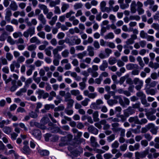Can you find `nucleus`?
I'll list each match as a JSON object with an SVG mask.
<instances>
[{"mask_svg": "<svg viewBox=\"0 0 159 159\" xmlns=\"http://www.w3.org/2000/svg\"><path fill=\"white\" fill-rule=\"evenodd\" d=\"M89 100L88 98H85L83 101L81 102V104L84 106H86L88 105V102Z\"/></svg>", "mask_w": 159, "mask_h": 159, "instance_id": "63", "label": "nucleus"}, {"mask_svg": "<svg viewBox=\"0 0 159 159\" xmlns=\"http://www.w3.org/2000/svg\"><path fill=\"white\" fill-rule=\"evenodd\" d=\"M90 107L95 110H98L101 108L100 106L98 105L96 102L92 103L90 105Z\"/></svg>", "mask_w": 159, "mask_h": 159, "instance_id": "37", "label": "nucleus"}, {"mask_svg": "<svg viewBox=\"0 0 159 159\" xmlns=\"http://www.w3.org/2000/svg\"><path fill=\"white\" fill-rule=\"evenodd\" d=\"M30 41L31 43H35L38 44L40 43V40L36 36H34L31 38L30 40Z\"/></svg>", "mask_w": 159, "mask_h": 159, "instance_id": "29", "label": "nucleus"}, {"mask_svg": "<svg viewBox=\"0 0 159 159\" xmlns=\"http://www.w3.org/2000/svg\"><path fill=\"white\" fill-rule=\"evenodd\" d=\"M127 148V145L126 144L124 143L120 145V149L121 151L122 152H125V151Z\"/></svg>", "mask_w": 159, "mask_h": 159, "instance_id": "60", "label": "nucleus"}, {"mask_svg": "<svg viewBox=\"0 0 159 159\" xmlns=\"http://www.w3.org/2000/svg\"><path fill=\"white\" fill-rule=\"evenodd\" d=\"M124 114L128 117L135 112V110L132 107H129L127 109L123 111Z\"/></svg>", "mask_w": 159, "mask_h": 159, "instance_id": "6", "label": "nucleus"}, {"mask_svg": "<svg viewBox=\"0 0 159 159\" xmlns=\"http://www.w3.org/2000/svg\"><path fill=\"white\" fill-rule=\"evenodd\" d=\"M136 5L137 6V11L138 12L139 15L143 14L144 13V10L143 9V4L140 2H137Z\"/></svg>", "mask_w": 159, "mask_h": 159, "instance_id": "8", "label": "nucleus"}, {"mask_svg": "<svg viewBox=\"0 0 159 159\" xmlns=\"http://www.w3.org/2000/svg\"><path fill=\"white\" fill-rule=\"evenodd\" d=\"M107 103L110 106H112L114 105L117 103L118 101L116 100L109 99L107 101Z\"/></svg>", "mask_w": 159, "mask_h": 159, "instance_id": "39", "label": "nucleus"}, {"mask_svg": "<svg viewBox=\"0 0 159 159\" xmlns=\"http://www.w3.org/2000/svg\"><path fill=\"white\" fill-rule=\"evenodd\" d=\"M114 100H118L119 103L121 106L122 107H125V104L124 102L122 99L121 96L120 95H114L113 97Z\"/></svg>", "mask_w": 159, "mask_h": 159, "instance_id": "15", "label": "nucleus"}, {"mask_svg": "<svg viewBox=\"0 0 159 159\" xmlns=\"http://www.w3.org/2000/svg\"><path fill=\"white\" fill-rule=\"evenodd\" d=\"M117 116L119 118L120 121L124 122L126 120L127 118L128 117L125 115H117Z\"/></svg>", "mask_w": 159, "mask_h": 159, "instance_id": "41", "label": "nucleus"}, {"mask_svg": "<svg viewBox=\"0 0 159 159\" xmlns=\"http://www.w3.org/2000/svg\"><path fill=\"white\" fill-rule=\"evenodd\" d=\"M38 7L41 10L43 11L44 14H46L47 13L49 12V10L48 8L46 5L44 4H39L38 5Z\"/></svg>", "mask_w": 159, "mask_h": 159, "instance_id": "16", "label": "nucleus"}, {"mask_svg": "<svg viewBox=\"0 0 159 159\" xmlns=\"http://www.w3.org/2000/svg\"><path fill=\"white\" fill-rule=\"evenodd\" d=\"M75 12L72 10L70 11L69 12L67 13L66 14V17L67 18H69V20L70 21H73L75 19V17L74 16H71V15L75 14Z\"/></svg>", "mask_w": 159, "mask_h": 159, "instance_id": "10", "label": "nucleus"}, {"mask_svg": "<svg viewBox=\"0 0 159 159\" xmlns=\"http://www.w3.org/2000/svg\"><path fill=\"white\" fill-rule=\"evenodd\" d=\"M148 121L146 118H142L140 120L139 119L138 124L142 125L147 123Z\"/></svg>", "mask_w": 159, "mask_h": 159, "instance_id": "59", "label": "nucleus"}, {"mask_svg": "<svg viewBox=\"0 0 159 159\" xmlns=\"http://www.w3.org/2000/svg\"><path fill=\"white\" fill-rule=\"evenodd\" d=\"M108 67V64L106 60H104L102 61V63L99 66L100 70L102 71H104Z\"/></svg>", "mask_w": 159, "mask_h": 159, "instance_id": "13", "label": "nucleus"}, {"mask_svg": "<svg viewBox=\"0 0 159 159\" xmlns=\"http://www.w3.org/2000/svg\"><path fill=\"white\" fill-rule=\"evenodd\" d=\"M21 151L23 153L26 155H29L31 152V149L28 146H24L21 149Z\"/></svg>", "mask_w": 159, "mask_h": 159, "instance_id": "11", "label": "nucleus"}, {"mask_svg": "<svg viewBox=\"0 0 159 159\" xmlns=\"http://www.w3.org/2000/svg\"><path fill=\"white\" fill-rule=\"evenodd\" d=\"M44 93V91L43 90L40 89H38L36 91V93L38 94V98L39 99H41Z\"/></svg>", "mask_w": 159, "mask_h": 159, "instance_id": "31", "label": "nucleus"}, {"mask_svg": "<svg viewBox=\"0 0 159 159\" xmlns=\"http://www.w3.org/2000/svg\"><path fill=\"white\" fill-rule=\"evenodd\" d=\"M61 58H58L57 57H54V59L53 61V64L56 66H58L59 64V60Z\"/></svg>", "mask_w": 159, "mask_h": 159, "instance_id": "64", "label": "nucleus"}, {"mask_svg": "<svg viewBox=\"0 0 159 159\" xmlns=\"http://www.w3.org/2000/svg\"><path fill=\"white\" fill-rule=\"evenodd\" d=\"M53 48V47L52 46H49L48 48L45 49V52L46 54L48 56H51V51L49 49H51Z\"/></svg>", "mask_w": 159, "mask_h": 159, "instance_id": "50", "label": "nucleus"}, {"mask_svg": "<svg viewBox=\"0 0 159 159\" xmlns=\"http://www.w3.org/2000/svg\"><path fill=\"white\" fill-rule=\"evenodd\" d=\"M3 132L7 134H10L11 132V128L9 126H5L2 128Z\"/></svg>", "mask_w": 159, "mask_h": 159, "instance_id": "30", "label": "nucleus"}, {"mask_svg": "<svg viewBox=\"0 0 159 159\" xmlns=\"http://www.w3.org/2000/svg\"><path fill=\"white\" fill-rule=\"evenodd\" d=\"M138 66L136 64L128 63L126 65V69L128 70H131L137 68Z\"/></svg>", "mask_w": 159, "mask_h": 159, "instance_id": "19", "label": "nucleus"}, {"mask_svg": "<svg viewBox=\"0 0 159 159\" xmlns=\"http://www.w3.org/2000/svg\"><path fill=\"white\" fill-rule=\"evenodd\" d=\"M33 81V80L31 78H29L27 79L26 81L25 82V85L24 86L28 88L30 84L32 83Z\"/></svg>", "mask_w": 159, "mask_h": 159, "instance_id": "48", "label": "nucleus"}, {"mask_svg": "<svg viewBox=\"0 0 159 159\" xmlns=\"http://www.w3.org/2000/svg\"><path fill=\"white\" fill-rule=\"evenodd\" d=\"M12 16L11 11L9 8L6 9V14L5 16V20L8 22H10L11 20V16Z\"/></svg>", "mask_w": 159, "mask_h": 159, "instance_id": "9", "label": "nucleus"}, {"mask_svg": "<svg viewBox=\"0 0 159 159\" xmlns=\"http://www.w3.org/2000/svg\"><path fill=\"white\" fill-rule=\"evenodd\" d=\"M134 83L135 84H143V82L138 78H135L133 80Z\"/></svg>", "mask_w": 159, "mask_h": 159, "instance_id": "62", "label": "nucleus"}, {"mask_svg": "<svg viewBox=\"0 0 159 159\" xmlns=\"http://www.w3.org/2000/svg\"><path fill=\"white\" fill-rule=\"evenodd\" d=\"M13 126L15 127L14 131L18 134H19L20 132V129L18 127L19 125V124L17 123H13Z\"/></svg>", "mask_w": 159, "mask_h": 159, "instance_id": "54", "label": "nucleus"}, {"mask_svg": "<svg viewBox=\"0 0 159 159\" xmlns=\"http://www.w3.org/2000/svg\"><path fill=\"white\" fill-rule=\"evenodd\" d=\"M142 103L144 105L145 107H148L150 106V104L147 101L146 98H144L141 99Z\"/></svg>", "mask_w": 159, "mask_h": 159, "instance_id": "49", "label": "nucleus"}, {"mask_svg": "<svg viewBox=\"0 0 159 159\" xmlns=\"http://www.w3.org/2000/svg\"><path fill=\"white\" fill-rule=\"evenodd\" d=\"M35 34V28L34 27H29L26 31L24 32L23 35L24 36L28 38L29 35L30 37Z\"/></svg>", "mask_w": 159, "mask_h": 159, "instance_id": "1", "label": "nucleus"}, {"mask_svg": "<svg viewBox=\"0 0 159 159\" xmlns=\"http://www.w3.org/2000/svg\"><path fill=\"white\" fill-rule=\"evenodd\" d=\"M136 96L139 98L140 100L144 98H146L145 94L142 91H141L137 93Z\"/></svg>", "mask_w": 159, "mask_h": 159, "instance_id": "38", "label": "nucleus"}, {"mask_svg": "<svg viewBox=\"0 0 159 159\" xmlns=\"http://www.w3.org/2000/svg\"><path fill=\"white\" fill-rule=\"evenodd\" d=\"M154 3V1L153 0H147L144 2V5L145 7H147L148 5L151 6Z\"/></svg>", "mask_w": 159, "mask_h": 159, "instance_id": "40", "label": "nucleus"}, {"mask_svg": "<svg viewBox=\"0 0 159 159\" xmlns=\"http://www.w3.org/2000/svg\"><path fill=\"white\" fill-rule=\"evenodd\" d=\"M156 112V109L151 108L150 109L147 111H146L145 115L153 114H155Z\"/></svg>", "mask_w": 159, "mask_h": 159, "instance_id": "45", "label": "nucleus"}, {"mask_svg": "<svg viewBox=\"0 0 159 159\" xmlns=\"http://www.w3.org/2000/svg\"><path fill=\"white\" fill-rule=\"evenodd\" d=\"M49 121V119L47 116H44L40 120V122L43 125L47 124Z\"/></svg>", "mask_w": 159, "mask_h": 159, "instance_id": "34", "label": "nucleus"}, {"mask_svg": "<svg viewBox=\"0 0 159 159\" xmlns=\"http://www.w3.org/2000/svg\"><path fill=\"white\" fill-rule=\"evenodd\" d=\"M37 46L36 45L34 44H32L29 45L27 47V49L30 51H32L35 50Z\"/></svg>", "mask_w": 159, "mask_h": 159, "instance_id": "51", "label": "nucleus"}, {"mask_svg": "<svg viewBox=\"0 0 159 159\" xmlns=\"http://www.w3.org/2000/svg\"><path fill=\"white\" fill-rule=\"evenodd\" d=\"M27 66L30 68L26 71V75L28 76H29L32 74L33 71L35 69V66L33 64Z\"/></svg>", "mask_w": 159, "mask_h": 159, "instance_id": "14", "label": "nucleus"}, {"mask_svg": "<svg viewBox=\"0 0 159 159\" xmlns=\"http://www.w3.org/2000/svg\"><path fill=\"white\" fill-rule=\"evenodd\" d=\"M12 86L11 87L10 90L11 92H14L17 88V86L16 84V81L14 80H12L11 81Z\"/></svg>", "mask_w": 159, "mask_h": 159, "instance_id": "35", "label": "nucleus"}, {"mask_svg": "<svg viewBox=\"0 0 159 159\" xmlns=\"http://www.w3.org/2000/svg\"><path fill=\"white\" fill-rule=\"evenodd\" d=\"M140 19V17L138 15L131 16L129 17L130 20H135L136 21H139Z\"/></svg>", "mask_w": 159, "mask_h": 159, "instance_id": "52", "label": "nucleus"}, {"mask_svg": "<svg viewBox=\"0 0 159 159\" xmlns=\"http://www.w3.org/2000/svg\"><path fill=\"white\" fill-rule=\"evenodd\" d=\"M141 128V126L138 125L137 126L136 128L135 129H131V130L132 131V132L135 134H138L140 132V129Z\"/></svg>", "mask_w": 159, "mask_h": 159, "instance_id": "53", "label": "nucleus"}, {"mask_svg": "<svg viewBox=\"0 0 159 159\" xmlns=\"http://www.w3.org/2000/svg\"><path fill=\"white\" fill-rule=\"evenodd\" d=\"M98 116V111H96L93 113V117L94 122L98 121L99 120Z\"/></svg>", "mask_w": 159, "mask_h": 159, "instance_id": "28", "label": "nucleus"}, {"mask_svg": "<svg viewBox=\"0 0 159 159\" xmlns=\"http://www.w3.org/2000/svg\"><path fill=\"white\" fill-rule=\"evenodd\" d=\"M116 60L114 57H110L108 60L109 64L111 65H113L116 62Z\"/></svg>", "mask_w": 159, "mask_h": 159, "instance_id": "43", "label": "nucleus"}, {"mask_svg": "<svg viewBox=\"0 0 159 159\" xmlns=\"http://www.w3.org/2000/svg\"><path fill=\"white\" fill-rule=\"evenodd\" d=\"M71 46L75 45H78L81 42V40L80 38L76 35L72 36L71 39Z\"/></svg>", "mask_w": 159, "mask_h": 159, "instance_id": "4", "label": "nucleus"}, {"mask_svg": "<svg viewBox=\"0 0 159 159\" xmlns=\"http://www.w3.org/2000/svg\"><path fill=\"white\" fill-rule=\"evenodd\" d=\"M146 116L147 119L151 121L154 120L156 119V116L153 115V114L146 115Z\"/></svg>", "mask_w": 159, "mask_h": 159, "instance_id": "55", "label": "nucleus"}, {"mask_svg": "<svg viewBox=\"0 0 159 159\" xmlns=\"http://www.w3.org/2000/svg\"><path fill=\"white\" fill-rule=\"evenodd\" d=\"M88 129L89 132L94 134L97 135L98 134V130L92 125L89 126L88 128Z\"/></svg>", "mask_w": 159, "mask_h": 159, "instance_id": "20", "label": "nucleus"}, {"mask_svg": "<svg viewBox=\"0 0 159 159\" xmlns=\"http://www.w3.org/2000/svg\"><path fill=\"white\" fill-rule=\"evenodd\" d=\"M94 48L91 46H89L87 47V51L88 52V55L90 57H93L94 55L93 51Z\"/></svg>", "mask_w": 159, "mask_h": 159, "instance_id": "23", "label": "nucleus"}, {"mask_svg": "<svg viewBox=\"0 0 159 159\" xmlns=\"http://www.w3.org/2000/svg\"><path fill=\"white\" fill-rule=\"evenodd\" d=\"M28 88L24 86V87L20 89L18 91L16 92V94L17 96H19L23 95V93H25Z\"/></svg>", "mask_w": 159, "mask_h": 159, "instance_id": "24", "label": "nucleus"}, {"mask_svg": "<svg viewBox=\"0 0 159 159\" xmlns=\"http://www.w3.org/2000/svg\"><path fill=\"white\" fill-rule=\"evenodd\" d=\"M31 133L35 138L40 140L41 137V131L38 129L32 130Z\"/></svg>", "mask_w": 159, "mask_h": 159, "instance_id": "7", "label": "nucleus"}, {"mask_svg": "<svg viewBox=\"0 0 159 159\" xmlns=\"http://www.w3.org/2000/svg\"><path fill=\"white\" fill-rule=\"evenodd\" d=\"M38 19L42 24L45 25L47 22V20L43 14H41L38 16Z\"/></svg>", "mask_w": 159, "mask_h": 159, "instance_id": "17", "label": "nucleus"}, {"mask_svg": "<svg viewBox=\"0 0 159 159\" xmlns=\"http://www.w3.org/2000/svg\"><path fill=\"white\" fill-rule=\"evenodd\" d=\"M119 124L117 122L112 123L111 124L112 127L111 129L112 130L115 132L120 131L121 128L119 127Z\"/></svg>", "mask_w": 159, "mask_h": 159, "instance_id": "12", "label": "nucleus"}, {"mask_svg": "<svg viewBox=\"0 0 159 159\" xmlns=\"http://www.w3.org/2000/svg\"><path fill=\"white\" fill-rule=\"evenodd\" d=\"M72 131L74 134V136L78 139L80 138L82 135V133L78 131V130L76 129L73 128L72 129Z\"/></svg>", "mask_w": 159, "mask_h": 159, "instance_id": "21", "label": "nucleus"}, {"mask_svg": "<svg viewBox=\"0 0 159 159\" xmlns=\"http://www.w3.org/2000/svg\"><path fill=\"white\" fill-rule=\"evenodd\" d=\"M69 7V5L68 4L63 3L61 7L62 12H65Z\"/></svg>", "mask_w": 159, "mask_h": 159, "instance_id": "44", "label": "nucleus"}, {"mask_svg": "<svg viewBox=\"0 0 159 159\" xmlns=\"http://www.w3.org/2000/svg\"><path fill=\"white\" fill-rule=\"evenodd\" d=\"M150 148L149 147H147L144 151L141 152H137L135 153V155H136L137 157L140 158H144L148 154Z\"/></svg>", "mask_w": 159, "mask_h": 159, "instance_id": "3", "label": "nucleus"}, {"mask_svg": "<svg viewBox=\"0 0 159 159\" xmlns=\"http://www.w3.org/2000/svg\"><path fill=\"white\" fill-rule=\"evenodd\" d=\"M70 93L72 95L77 96L80 94V92L78 90L73 89L70 91Z\"/></svg>", "mask_w": 159, "mask_h": 159, "instance_id": "56", "label": "nucleus"}, {"mask_svg": "<svg viewBox=\"0 0 159 159\" xmlns=\"http://www.w3.org/2000/svg\"><path fill=\"white\" fill-rule=\"evenodd\" d=\"M115 135L112 134L107 138V140L108 142H111L115 139Z\"/></svg>", "mask_w": 159, "mask_h": 159, "instance_id": "58", "label": "nucleus"}, {"mask_svg": "<svg viewBox=\"0 0 159 159\" xmlns=\"http://www.w3.org/2000/svg\"><path fill=\"white\" fill-rule=\"evenodd\" d=\"M25 58L23 56H20L17 59L16 62H18L19 64L22 63L25 61Z\"/></svg>", "mask_w": 159, "mask_h": 159, "instance_id": "61", "label": "nucleus"}, {"mask_svg": "<svg viewBox=\"0 0 159 159\" xmlns=\"http://www.w3.org/2000/svg\"><path fill=\"white\" fill-rule=\"evenodd\" d=\"M136 3L135 1H132L130 6V11L132 13H136L137 10L136 9Z\"/></svg>", "mask_w": 159, "mask_h": 159, "instance_id": "18", "label": "nucleus"}, {"mask_svg": "<svg viewBox=\"0 0 159 159\" xmlns=\"http://www.w3.org/2000/svg\"><path fill=\"white\" fill-rule=\"evenodd\" d=\"M69 54V52L68 50L66 49L61 53L62 56L64 57H68Z\"/></svg>", "mask_w": 159, "mask_h": 159, "instance_id": "46", "label": "nucleus"}, {"mask_svg": "<svg viewBox=\"0 0 159 159\" xmlns=\"http://www.w3.org/2000/svg\"><path fill=\"white\" fill-rule=\"evenodd\" d=\"M11 9L13 11H16L18 8V6L16 2L14 1H12L10 5Z\"/></svg>", "mask_w": 159, "mask_h": 159, "instance_id": "22", "label": "nucleus"}, {"mask_svg": "<svg viewBox=\"0 0 159 159\" xmlns=\"http://www.w3.org/2000/svg\"><path fill=\"white\" fill-rule=\"evenodd\" d=\"M58 52L59 51L57 48L53 49L52 53L54 57H57L58 58H61V56L58 53Z\"/></svg>", "mask_w": 159, "mask_h": 159, "instance_id": "25", "label": "nucleus"}, {"mask_svg": "<svg viewBox=\"0 0 159 159\" xmlns=\"http://www.w3.org/2000/svg\"><path fill=\"white\" fill-rule=\"evenodd\" d=\"M48 125L49 127L48 128V129L52 133H56L59 131L60 128L56 126L52 123L50 122L48 124Z\"/></svg>", "mask_w": 159, "mask_h": 159, "instance_id": "5", "label": "nucleus"}, {"mask_svg": "<svg viewBox=\"0 0 159 159\" xmlns=\"http://www.w3.org/2000/svg\"><path fill=\"white\" fill-rule=\"evenodd\" d=\"M157 91L156 89H151L146 90V92L147 94L154 95L156 94Z\"/></svg>", "mask_w": 159, "mask_h": 159, "instance_id": "27", "label": "nucleus"}, {"mask_svg": "<svg viewBox=\"0 0 159 159\" xmlns=\"http://www.w3.org/2000/svg\"><path fill=\"white\" fill-rule=\"evenodd\" d=\"M87 51H85L83 52H82L78 53L77 55V56L79 59H82L84 57L87 56Z\"/></svg>", "mask_w": 159, "mask_h": 159, "instance_id": "32", "label": "nucleus"}, {"mask_svg": "<svg viewBox=\"0 0 159 159\" xmlns=\"http://www.w3.org/2000/svg\"><path fill=\"white\" fill-rule=\"evenodd\" d=\"M83 5L81 3H75L74 6V8L75 9L77 10L82 7Z\"/></svg>", "mask_w": 159, "mask_h": 159, "instance_id": "57", "label": "nucleus"}, {"mask_svg": "<svg viewBox=\"0 0 159 159\" xmlns=\"http://www.w3.org/2000/svg\"><path fill=\"white\" fill-rule=\"evenodd\" d=\"M39 153L43 156H48L49 154V152L48 151L46 150H39Z\"/></svg>", "mask_w": 159, "mask_h": 159, "instance_id": "47", "label": "nucleus"}, {"mask_svg": "<svg viewBox=\"0 0 159 159\" xmlns=\"http://www.w3.org/2000/svg\"><path fill=\"white\" fill-rule=\"evenodd\" d=\"M114 35L112 32H110L105 36L104 38L105 39H112L114 38Z\"/></svg>", "mask_w": 159, "mask_h": 159, "instance_id": "36", "label": "nucleus"}, {"mask_svg": "<svg viewBox=\"0 0 159 159\" xmlns=\"http://www.w3.org/2000/svg\"><path fill=\"white\" fill-rule=\"evenodd\" d=\"M8 64L7 60L4 57H2L0 58V68L2 65H6Z\"/></svg>", "mask_w": 159, "mask_h": 159, "instance_id": "33", "label": "nucleus"}, {"mask_svg": "<svg viewBox=\"0 0 159 159\" xmlns=\"http://www.w3.org/2000/svg\"><path fill=\"white\" fill-rule=\"evenodd\" d=\"M60 4L59 1L58 2L56 0L55 1H52L50 2L49 5L51 7H55L57 6H56V5H59Z\"/></svg>", "mask_w": 159, "mask_h": 159, "instance_id": "42", "label": "nucleus"}, {"mask_svg": "<svg viewBox=\"0 0 159 159\" xmlns=\"http://www.w3.org/2000/svg\"><path fill=\"white\" fill-rule=\"evenodd\" d=\"M20 66V64H19L18 62H16V61H13L11 64L10 66V70L11 72H15L17 73H19V71L18 70H15V67L16 68L18 69Z\"/></svg>", "mask_w": 159, "mask_h": 159, "instance_id": "2", "label": "nucleus"}, {"mask_svg": "<svg viewBox=\"0 0 159 159\" xmlns=\"http://www.w3.org/2000/svg\"><path fill=\"white\" fill-rule=\"evenodd\" d=\"M128 121L130 123H132L134 122L135 124H138L139 118L137 116L131 117L129 119Z\"/></svg>", "mask_w": 159, "mask_h": 159, "instance_id": "26", "label": "nucleus"}]
</instances>
